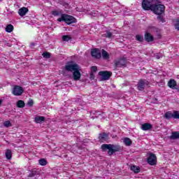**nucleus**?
<instances>
[{"label":"nucleus","mask_w":179,"mask_h":179,"mask_svg":"<svg viewBox=\"0 0 179 179\" xmlns=\"http://www.w3.org/2000/svg\"><path fill=\"white\" fill-rule=\"evenodd\" d=\"M145 40L147 41V43H152L153 40H155V38H153V36L149 33H146L145 34Z\"/></svg>","instance_id":"nucleus-18"},{"label":"nucleus","mask_w":179,"mask_h":179,"mask_svg":"<svg viewBox=\"0 0 179 179\" xmlns=\"http://www.w3.org/2000/svg\"><path fill=\"white\" fill-rule=\"evenodd\" d=\"M40 174V172L38 171H37L36 169H32L31 171H30L29 174L28 175L29 178H33L35 177L36 176H38Z\"/></svg>","instance_id":"nucleus-20"},{"label":"nucleus","mask_w":179,"mask_h":179,"mask_svg":"<svg viewBox=\"0 0 179 179\" xmlns=\"http://www.w3.org/2000/svg\"><path fill=\"white\" fill-rule=\"evenodd\" d=\"M130 170H131V171H134V173H135V165H132L130 167Z\"/></svg>","instance_id":"nucleus-41"},{"label":"nucleus","mask_w":179,"mask_h":179,"mask_svg":"<svg viewBox=\"0 0 179 179\" xmlns=\"http://www.w3.org/2000/svg\"><path fill=\"white\" fill-rule=\"evenodd\" d=\"M148 163L150 166H155L157 163V158L156 155L153 153H150L149 157L148 158Z\"/></svg>","instance_id":"nucleus-10"},{"label":"nucleus","mask_w":179,"mask_h":179,"mask_svg":"<svg viewBox=\"0 0 179 179\" xmlns=\"http://www.w3.org/2000/svg\"><path fill=\"white\" fill-rule=\"evenodd\" d=\"M64 69L66 72H73L74 80H80V66L73 61H69L66 63Z\"/></svg>","instance_id":"nucleus-1"},{"label":"nucleus","mask_w":179,"mask_h":179,"mask_svg":"<svg viewBox=\"0 0 179 179\" xmlns=\"http://www.w3.org/2000/svg\"><path fill=\"white\" fill-rule=\"evenodd\" d=\"M101 149L103 152L108 151V156H113L115 153V152H121L122 148L120 145H114V144H103L101 147Z\"/></svg>","instance_id":"nucleus-2"},{"label":"nucleus","mask_w":179,"mask_h":179,"mask_svg":"<svg viewBox=\"0 0 179 179\" xmlns=\"http://www.w3.org/2000/svg\"><path fill=\"white\" fill-rule=\"evenodd\" d=\"M104 37H106V38H111V37H113V33L110 31H106V34H104Z\"/></svg>","instance_id":"nucleus-32"},{"label":"nucleus","mask_w":179,"mask_h":179,"mask_svg":"<svg viewBox=\"0 0 179 179\" xmlns=\"http://www.w3.org/2000/svg\"><path fill=\"white\" fill-rule=\"evenodd\" d=\"M103 118H106V117H103Z\"/></svg>","instance_id":"nucleus-47"},{"label":"nucleus","mask_w":179,"mask_h":179,"mask_svg":"<svg viewBox=\"0 0 179 179\" xmlns=\"http://www.w3.org/2000/svg\"><path fill=\"white\" fill-rule=\"evenodd\" d=\"M36 45V44L34 43H32L31 44V47H34Z\"/></svg>","instance_id":"nucleus-44"},{"label":"nucleus","mask_w":179,"mask_h":179,"mask_svg":"<svg viewBox=\"0 0 179 179\" xmlns=\"http://www.w3.org/2000/svg\"><path fill=\"white\" fill-rule=\"evenodd\" d=\"M91 55L96 59H100L101 58V52L98 48H94L91 50Z\"/></svg>","instance_id":"nucleus-11"},{"label":"nucleus","mask_w":179,"mask_h":179,"mask_svg":"<svg viewBox=\"0 0 179 179\" xmlns=\"http://www.w3.org/2000/svg\"><path fill=\"white\" fill-rule=\"evenodd\" d=\"M155 13V15H162L166 10V7L163 4H155L154 7L151 10Z\"/></svg>","instance_id":"nucleus-5"},{"label":"nucleus","mask_w":179,"mask_h":179,"mask_svg":"<svg viewBox=\"0 0 179 179\" xmlns=\"http://www.w3.org/2000/svg\"><path fill=\"white\" fill-rule=\"evenodd\" d=\"M90 80H93L94 79V73H90Z\"/></svg>","instance_id":"nucleus-38"},{"label":"nucleus","mask_w":179,"mask_h":179,"mask_svg":"<svg viewBox=\"0 0 179 179\" xmlns=\"http://www.w3.org/2000/svg\"><path fill=\"white\" fill-rule=\"evenodd\" d=\"M175 29L179 31V17L173 20Z\"/></svg>","instance_id":"nucleus-27"},{"label":"nucleus","mask_w":179,"mask_h":179,"mask_svg":"<svg viewBox=\"0 0 179 179\" xmlns=\"http://www.w3.org/2000/svg\"><path fill=\"white\" fill-rule=\"evenodd\" d=\"M158 19H159V20L161 22H162V23H164V19L163 18V17L162 16H158Z\"/></svg>","instance_id":"nucleus-40"},{"label":"nucleus","mask_w":179,"mask_h":179,"mask_svg":"<svg viewBox=\"0 0 179 179\" xmlns=\"http://www.w3.org/2000/svg\"><path fill=\"white\" fill-rule=\"evenodd\" d=\"M136 40H137V41H140V43H142V42H143V36H142L141 35H136Z\"/></svg>","instance_id":"nucleus-34"},{"label":"nucleus","mask_w":179,"mask_h":179,"mask_svg":"<svg viewBox=\"0 0 179 179\" xmlns=\"http://www.w3.org/2000/svg\"><path fill=\"white\" fill-rule=\"evenodd\" d=\"M57 22H64L66 24H73V23H76L78 20L73 16L69 15L68 14H62L60 18L57 19Z\"/></svg>","instance_id":"nucleus-3"},{"label":"nucleus","mask_w":179,"mask_h":179,"mask_svg":"<svg viewBox=\"0 0 179 179\" xmlns=\"http://www.w3.org/2000/svg\"><path fill=\"white\" fill-rule=\"evenodd\" d=\"M168 86L173 90H178V85H177V82L174 79H171L168 82Z\"/></svg>","instance_id":"nucleus-14"},{"label":"nucleus","mask_w":179,"mask_h":179,"mask_svg":"<svg viewBox=\"0 0 179 179\" xmlns=\"http://www.w3.org/2000/svg\"><path fill=\"white\" fill-rule=\"evenodd\" d=\"M115 66L116 68H122V66H127V58L123 57L119 60H115Z\"/></svg>","instance_id":"nucleus-9"},{"label":"nucleus","mask_w":179,"mask_h":179,"mask_svg":"<svg viewBox=\"0 0 179 179\" xmlns=\"http://www.w3.org/2000/svg\"><path fill=\"white\" fill-rule=\"evenodd\" d=\"M141 171V168L139 166H136L135 174H138Z\"/></svg>","instance_id":"nucleus-37"},{"label":"nucleus","mask_w":179,"mask_h":179,"mask_svg":"<svg viewBox=\"0 0 179 179\" xmlns=\"http://www.w3.org/2000/svg\"><path fill=\"white\" fill-rule=\"evenodd\" d=\"M52 15L53 16H61L62 15V11H59V10H53L52 11Z\"/></svg>","instance_id":"nucleus-30"},{"label":"nucleus","mask_w":179,"mask_h":179,"mask_svg":"<svg viewBox=\"0 0 179 179\" xmlns=\"http://www.w3.org/2000/svg\"><path fill=\"white\" fill-rule=\"evenodd\" d=\"M6 45H7V47H12V43H6Z\"/></svg>","instance_id":"nucleus-42"},{"label":"nucleus","mask_w":179,"mask_h":179,"mask_svg":"<svg viewBox=\"0 0 179 179\" xmlns=\"http://www.w3.org/2000/svg\"><path fill=\"white\" fill-rule=\"evenodd\" d=\"M33 104H34L33 99H29L27 103V106H28V107H31Z\"/></svg>","instance_id":"nucleus-35"},{"label":"nucleus","mask_w":179,"mask_h":179,"mask_svg":"<svg viewBox=\"0 0 179 179\" xmlns=\"http://www.w3.org/2000/svg\"><path fill=\"white\" fill-rule=\"evenodd\" d=\"M63 41H69V40H72V37L69 35H64L62 37Z\"/></svg>","instance_id":"nucleus-28"},{"label":"nucleus","mask_w":179,"mask_h":179,"mask_svg":"<svg viewBox=\"0 0 179 179\" xmlns=\"http://www.w3.org/2000/svg\"><path fill=\"white\" fill-rule=\"evenodd\" d=\"M164 117L166 120H170V118H174L175 120H179V111L174 110L173 113L171 111H168L165 113Z\"/></svg>","instance_id":"nucleus-6"},{"label":"nucleus","mask_w":179,"mask_h":179,"mask_svg":"<svg viewBox=\"0 0 179 179\" xmlns=\"http://www.w3.org/2000/svg\"><path fill=\"white\" fill-rule=\"evenodd\" d=\"M122 141L125 146H131L132 145V141L128 137L122 138Z\"/></svg>","instance_id":"nucleus-21"},{"label":"nucleus","mask_w":179,"mask_h":179,"mask_svg":"<svg viewBox=\"0 0 179 179\" xmlns=\"http://www.w3.org/2000/svg\"><path fill=\"white\" fill-rule=\"evenodd\" d=\"M2 101H3V100L0 99V104H2Z\"/></svg>","instance_id":"nucleus-45"},{"label":"nucleus","mask_w":179,"mask_h":179,"mask_svg":"<svg viewBox=\"0 0 179 179\" xmlns=\"http://www.w3.org/2000/svg\"><path fill=\"white\" fill-rule=\"evenodd\" d=\"M153 128V125L150 123H144L141 125V129L143 131H150Z\"/></svg>","instance_id":"nucleus-16"},{"label":"nucleus","mask_w":179,"mask_h":179,"mask_svg":"<svg viewBox=\"0 0 179 179\" xmlns=\"http://www.w3.org/2000/svg\"><path fill=\"white\" fill-rule=\"evenodd\" d=\"M90 118H92V120H94V118H98L103 113L100 112H97L96 110H92L90 111Z\"/></svg>","instance_id":"nucleus-17"},{"label":"nucleus","mask_w":179,"mask_h":179,"mask_svg":"<svg viewBox=\"0 0 179 179\" xmlns=\"http://www.w3.org/2000/svg\"><path fill=\"white\" fill-rule=\"evenodd\" d=\"M6 158L8 160H10V159H12V150H10V149L6 150Z\"/></svg>","instance_id":"nucleus-23"},{"label":"nucleus","mask_w":179,"mask_h":179,"mask_svg":"<svg viewBox=\"0 0 179 179\" xmlns=\"http://www.w3.org/2000/svg\"><path fill=\"white\" fill-rule=\"evenodd\" d=\"M38 163L41 166H47V160H45V159H39Z\"/></svg>","instance_id":"nucleus-31"},{"label":"nucleus","mask_w":179,"mask_h":179,"mask_svg":"<svg viewBox=\"0 0 179 179\" xmlns=\"http://www.w3.org/2000/svg\"><path fill=\"white\" fill-rule=\"evenodd\" d=\"M29 12V8L26 7H22L18 10V15L23 17V16H26V13Z\"/></svg>","instance_id":"nucleus-15"},{"label":"nucleus","mask_w":179,"mask_h":179,"mask_svg":"<svg viewBox=\"0 0 179 179\" xmlns=\"http://www.w3.org/2000/svg\"><path fill=\"white\" fill-rule=\"evenodd\" d=\"M170 139H179V132L178 131L172 132V134L170 136Z\"/></svg>","instance_id":"nucleus-24"},{"label":"nucleus","mask_w":179,"mask_h":179,"mask_svg":"<svg viewBox=\"0 0 179 179\" xmlns=\"http://www.w3.org/2000/svg\"><path fill=\"white\" fill-rule=\"evenodd\" d=\"M149 86V83L146 80H140L138 84V90H145V87H148Z\"/></svg>","instance_id":"nucleus-12"},{"label":"nucleus","mask_w":179,"mask_h":179,"mask_svg":"<svg viewBox=\"0 0 179 179\" xmlns=\"http://www.w3.org/2000/svg\"><path fill=\"white\" fill-rule=\"evenodd\" d=\"M90 15H93V13H90Z\"/></svg>","instance_id":"nucleus-46"},{"label":"nucleus","mask_w":179,"mask_h":179,"mask_svg":"<svg viewBox=\"0 0 179 179\" xmlns=\"http://www.w3.org/2000/svg\"><path fill=\"white\" fill-rule=\"evenodd\" d=\"M24 92V90L23 87L19 86V85H14V87L12 91V94L14 96H22L23 93Z\"/></svg>","instance_id":"nucleus-8"},{"label":"nucleus","mask_w":179,"mask_h":179,"mask_svg":"<svg viewBox=\"0 0 179 179\" xmlns=\"http://www.w3.org/2000/svg\"><path fill=\"white\" fill-rule=\"evenodd\" d=\"M156 5V0H143L142 6L145 10H152Z\"/></svg>","instance_id":"nucleus-4"},{"label":"nucleus","mask_w":179,"mask_h":179,"mask_svg":"<svg viewBox=\"0 0 179 179\" xmlns=\"http://www.w3.org/2000/svg\"><path fill=\"white\" fill-rule=\"evenodd\" d=\"M43 121H45V117L44 116L35 117V122H36V124H40L41 122H43Z\"/></svg>","instance_id":"nucleus-22"},{"label":"nucleus","mask_w":179,"mask_h":179,"mask_svg":"<svg viewBox=\"0 0 179 179\" xmlns=\"http://www.w3.org/2000/svg\"><path fill=\"white\" fill-rule=\"evenodd\" d=\"M101 55H102L103 59H105L106 61L108 59H110V54H108V52L106 51V50H104V49L101 50Z\"/></svg>","instance_id":"nucleus-19"},{"label":"nucleus","mask_w":179,"mask_h":179,"mask_svg":"<svg viewBox=\"0 0 179 179\" xmlns=\"http://www.w3.org/2000/svg\"><path fill=\"white\" fill-rule=\"evenodd\" d=\"M109 135H110L109 133H106V132L100 133L99 134L98 139L100 142H106V141H108Z\"/></svg>","instance_id":"nucleus-13"},{"label":"nucleus","mask_w":179,"mask_h":179,"mask_svg":"<svg viewBox=\"0 0 179 179\" xmlns=\"http://www.w3.org/2000/svg\"><path fill=\"white\" fill-rule=\"evenodd\" d=\"M99 76H101V80H108L113 76V72L108 71H99Z\"/></svg>","instance_id":"nucleus-7"},{"label":"nucleus","mask_w":179,"mask_h":179,"mask_svg":"<svg viewBox=\"0 0 179 179\" xmlns=\"http://www.w3.org/2000/svg\"><path fill=\"white\" fill-rule=\"evenodd\" d=\"M3 125L6 128H9V127H12V123H10V121L7 120L3 122Z\"/></svg>","instance_id":"nucleus-33"},{"label":"nucleus","mask_w":179,"mask_h":179,"mask_svg":"<svg viewBox=\"0 0 179 179\" xmlns=\"http://www.w3.org/2000/svg\"><path fill=\"white\" fill-rule=\"evenodd\" d=\"M42 57H43V58H45L46 59H48V58H51V53L48 52H45L42 54Z\"/></svg>","instance_id":"nucleus-29"},{"label":"nucleus","mask_w":179,"mask_h":179,"mask_svg":"<svg viewBox=\"0 0 179 179\" xmlns=\"http://www.w3.org/2000/svg\"><path fill=\"white\" fill-rule=\"evenodd\" d=\"M71 114L75 113V111H79V108H77V109L76 108H74L73 109H71Z\"/></svg>","instance_id":"nucleus-39"},{"label":"nucleus","mask_w":179,"mask_h":179,"mask_svg":"<svg viewBox=\"0 0 179 179\" xmlns=\"http://www.w3.org/2000/svg\"><path fill=\"white\" fill-rule=\"evenodd\" d=\"M13 25H12V24H9L6 27V31L7 33H12V31H13Z\"/></svg>","instance_id":"nucleus-25"},{"label":"nucleus","mask_w":179,"mask_h":179,"mask_svg":"<svg viewBox=\"0 0 179 179\" xmlns=\"http://www.w3.org/2000/svg\"><path fill=\"white\" fill-rule=\"evenodd\" d=\"M94 72H97V66H92L91 67V73H94Z\"/></svg>","instance_id":"nucleus-36"},{"label":"nucleus","mask_w":179,"mask_h":179,"mask_svg":"<svg viewBox=\"0 0 179 179\" xmlns=\"http://www.w3.org/2000/svg\"><path fill=\"white\" fill-rule=\"evenodd\" d=\"M25 106L24 101L22 100H19L17 101V107L18 108H23Z\"/></svg>","instance_id":"nucleus-26"},{"label":"nucleus","mask_w":179,"mask_h":179,"mask_svg":"<svg viewBox=\"0 0 179 179\" xmlns=\"http://www.w3.org/2000/svg\"><path fill=\"white\" fill-rule=\"evenodd\" d=\"M155 57L157 59H160L161 56L159 55H157L155 56Z\"/></svg>","instance_id":"nucleus-43"}]
</instances>
